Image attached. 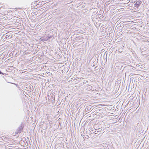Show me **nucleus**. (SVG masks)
<instances>
[{
	"label": "nucleus",
	"mask_w": 149,
	"mask_h": 149,
	"mask_svg": "<svg viewBox=\"0 0 149 149\" xmlns=\"http://www.w3.org/2000/svg\"><path fill=\"white\" fill-rule=\"evenodd\" d=\"M23 127L22 125L19 126L18 127V128L17 129L16 131L15 132L17 134H18V133L21 132L23 130Z\"/></svg>",
	"instance_id": "1"
},
{
	"label": "nucleus",
	"mask_w": 149,
	"mask_h": 149,
	"mask_svg": "<svg viewBox=\"0 0 149 149\" xmlns=\"http://www.w3.org/2000/svg\"><path fill=\"white\" fill-rule=\"evenodd\" d=\"M142 2L140 1H137L135 4L134 6L136 7L137 8L138 7L139 5Z\"/></svg>",
	"instance_id": "2"
},
{
	"label": "nucleus",
	"mask_w": 149,
	"mask_h": 149,
	"mask_svg": "<svg viewBox=\"0 0 149 149\" xmlns=\"http://www.w3.org/2000/svg\"><path fill=\"white\" fill-rule=\"evenodd\" d=\"M52 37V36H48V37H46V38H44V40H48V39H50V38H51Z\"/></svg>",
	"instance_id": "3"
},
{
	"label": "nucleus",
	"mask_w": 149,
	"mask_h": 149,
	"mask_svg": "<svg viewBox=\"0 0 149 149\" xmlns=\"http://www.w3.org/2000/svg\"><path fill=\"white\" fill-rule=\"evenodd\" d=\"M8 36V35H6L5 37V38H6V39H9L10 38V37L9 36Z\"/></svg>",
	"instance_id": "4"
},
{
	"label": "nucleus",
	"mask_w": 149,
	"mask_h": 149,
	"mask_svg": "<svg viewBox=\"0 0 149 149\" xmlns=\"http://www.w3.org/2000/svg\"><path fill=\"white\" fill-rule=\"evenodd\" d=\"M0 74H3V73L1 71H0Z\"/></svg>",
	"instance_id": "5"
}]
</instances>
